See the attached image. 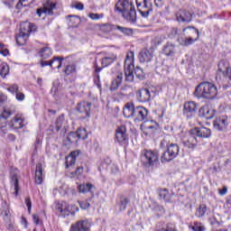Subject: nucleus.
I'll list each match as a JSON object with an SVG mask.
<instances>
[{
    "label": "nucleus",
    "mask_w": 231,
    "mask_h": 231,
    "mask_svg": "<svg viewBox=\"0 0 231 231\" xmlns=\"http://www.w3.org/2000/svg\"><path fill=\"white\" fill-rule=\"evenodd\" d=\"M134 52L129 51L126 54V58L125 60V82H133L134 80V74L135 77L139 79V80H143L145 79V72L140 67H136L134 69ZM134 71V74H133Z\"/></svg>",
    "instance_id": "1"
},
{
    "label": "nucleus",
    "mask_w": 231,
    "mask_h": 231,
    "mask_svg": "<svg viewBox=\"0 0 231 231\" xmlns=\"http://www.w3.org/2000/svg\"><path fill=\"white\" fill-rule=\"evenodd\" d=\"M211 134L210 129L202 126V127H195L190 130V134L182 139V143L184 147H188V149H196L198 146V138H209Z\"/></svg>",
    "instance_id": "2"
},
{
    "label": "nucleus",
    "mask_w": 231,
    "mask_h": 231,
    "mask_svg": "<svg viewBox=\"0 0 231 231\" xmlns=\"http://www.w3.org/2000/svg\"><path fill=\"white\" fill-rule=\"evenodd\" d=\"M116 10L128 23H136V9L133 2H129V0H119L116 4Z\"/></svg>",
    "instance_id": "3"
},
{
    "label": "nucleus",
    "mask_w": 231,
    "mask_h": 231,
    "mask_svg": "<svg viewBox=\"0 0 231 231\" xmlns=\"http://www.w3.org/2000/svg\"><path fill=\"white\" fill-rule=\"evenodd\" d=\"M197 98H208V100L214 99L217 97V87L210 82H202L197 86L195 92Z\"/></svg>",
    "instance_id": "4"
},
{
    "label": "nucleus",
    "mask_w": 231,
    "mask_h": 231,
    "mask_svg": "<svg viewBox=\"0 0 231 231\" xmlns=\"http://www.w3.org/2000/svg\"><path fill=\"white\" fill-rule=\"evenodd\" d=\"M160 155L158 152L143 150L141 152V162L144 167H156L160 164Z\"/></svg>",
    "instance_id": "5"
},
{
    "label": "nucleus",
    "mask_w": 231,
    "mask_h": 231,
    "mask_svg": "<svg viewBox=\"0 0 231 231\" xmlns=\"http://www.w3.org/2000/svg\"><path fill=\"white\" fill-rule=\"evenodd\" d=\"M178 154H180V146L177 143H171L170 146H168L167 151L162 155L161 162L162 163L172 162Z\"/></svg>",
    "instance_id": "6"
},
{
    "label": "nucleus",
    "mask_w": 231,
    "mask_h": 231,
    "mask_svg": "<svg viewBox=\"0 0 231 231\" xmlns=\"http://www.w3.org/2000/svg\"><path fill=\"white\" fill-rule=\"evenodd\" d=\"M177 23H185L189 24V23H192L193 14L187 9H180L175 13Z\"/></svg>",
    "instance_id": "7"
},
{
    "label": "nucleus",
    "mask_w": 231,
    "mask_h": 231,
    "mask_svg": "<svg viewBox=\"0 0 231 231\" xmlns=\"http://www.w3.org/2000/svg\"><path fill=\"white\" fill-rule=\"evenodd\" d=\"M198 111V104L194 101H188L184 103L183 106V115L186 118L190 119L196 116V112Z\"/></svg>",
    "instance_id": "8"
},
{
    "label": "nucleus",
    "mask_w": 231,
    "mask_h": 231,
    "mask_svg": "<svg viewBox=\"0 0 231 231\" xmlns=\"http://www.w3.org/2000/svg\"><path fill=\"white\" fill-rule=\"evenodd\" d=\"M76 111L80 115V118H89L91 113V103L86 101L79 102L76 107Z\"/></svg>",
    "instance_id": "9"
},
{
    "label": "nucleus",
    "mask_w": 231,
    "mask_h": 231,
    "mask_svg": "<svg viewBox=\"0 0 231 231\" xmlns=\"http://www.w3.org/2000/svg\"><path fill=\"white\" fill-rule=\"evenodd\" d=\"M57 4L51 2V0H47L43 4V7L37 9L36 14L39 17H42V14L45 15H53V10H55Z\"/></svg>",
    "instance_id": "10"
},
{
    "label": "nucleus",
    "mask_w": 231,
    "mask_h": 231,
    "mask_svg": "<svg viewBox=\"0 0 231 231\" xmlns=\"http://www.w3.org/2000/svg\"><path fill=\"white\" fill-rule=\"evenodd\" d=\"M69 231H91V223L85 220H79L70 226Z\"/></svg>",
    "instance_id": "11"
},
{
    "label": "nucleus",
    "mask_w": 231,
    "mask_h": 231,
    "mask_svg": "<svg viewBox=\"0 0 231 231\" xmlns=\"http://www.w3.org/2000/svg\"><path fill=\"white\" fill-rule=\"evenodd\" d=\"M149 115V110L143 106H135L134 120V122H143L147 120V116Z\"/></svg>",
    "instance_id": "12"
},
{
    "label": "nucleus",
    "mask_w": 231,
    "mask_h": 231,
    "mask_svg": "<svg viewBox=\"0 0 231 231\" xmlns=\"http://www.w3.org/2000/svg\"><path fill=\"white\" fill-rule=\"evenodd\" d=\"M9 127H12V129H23L24 127V116H23V114H17L9 122Z\"/></svg>",
    "instance_id": "13"
},
{
    "label": "nucleus",
    "mask_w": 231,
    "mask_h": 231,
    "mask_svg": "<svg viewBox=\"0 0 231 231\" xmlns=\"http://www.w3.org/2000/svg\"><path fill=\"white\" fill-rule=\"evenodd\" d=\"M215 129L217 131H223L226 127L228 126V116H220L217 117L213 122Z\"/></svg>",
    "instance_id": "14"
},
{
    "label": "nucleus",
    "mask_w": 231,
    "mask_h": 231,
    "mask_svg": "<svg viewBox=\"0 0 231 231\" xmlns=\"http://www.w3.org/2000/svg\"><path fill=\"white\" fill-rule=\"evenodd\" d=\"M19 174V170L14 169L11 171V185L14 189V196H19V179L17 175Z\"/></svg>",
    "instance_id": "15"
},
{
    "label": "nucleus",
    "mask_w": 231,
    "mask_h": 231,
    "mask_svg": "<svg viewBox=\"0 0 231 231\" xmlns=\"http://www.w3.org/2000/svg\"><path fill=\"white\" fill-rule=\"evenodd\" d=\"M35 30H36L35 24L31 23L29 22H23L20 25V33L23 35H27L29 37H30V33H32V32H35Z\"/></svg>",
    "instance_id": "16"
},
{
    "label": "nucleus",
    "mask_w": 231,
    "mask_h": 231,
    "mask_svg": "<svg viewBox=\"0 0 231 231\" xmlns=\"http://www.w3.org/2000/svg\"><path fill=\"white\" fill-rule=\"evenodd\" d=\"M136 97L139 102L145 103L151 101V91L147 88H142L136 92Z\"/></svg>",
    "instance_id": "17"
},
{
    "label": "nucleus",
    "mask_w": 231,
    "mask_h": 231,
    "mask_svg": "<svg viewBox=\"0 0 231 231\" xmlns=\"http://www.w3.org/2000/svg\"><path fill=\"white\" fill-rule=\"evenodd\" d=\"M182 33L184 35H188V37H192L193 41H198L199 39V31L193 26H188L182 30Z\"/></svg>",
    "instance_id": "18"
},
{
    "label": "nucleus",
    "mask_w": 231,
    "mask_h": 231,
    "mask_svg": "<svg viewBox=\"0 0 231 231\" xmlns=\"http://www.w3.org/2000/svg\"><path fill=\"white\" fill-rule=\"evenodd\" d=\"M127 128H125V125H121L117 127L116 131V138L119 143H122V142H125L127 140Z\"/></svg>",
    "instance_id": "19"
},
{
    "label": "nucleus",
    "mask_w": 231,
    "mask_h": 231,
    "mask_svg": "<svg viewBox=\"0 0 231 231\" xmlns=\"http://www.w3.org/2000/svg\"><path fill=\"white\" fill-rule=\"evenodd\" d=\"M14 113L15 110H11L10 108H5L3 110L0 115V129H2V127H5L7 118H10V116H12V115H14Z\"/></svg>",
    "instance_id": "20"
},
{
    "label": "nucleus",
    "mask_w": 231,
    "mask_h": 231,
    "mask_svg": "<svg viewBox=\"0 0 231 231\" xmlns=\"http://www.w3.org/2000/svg\"><path fill=\"white\" fill-rule=\"evenodd\" d=\"M218 71L223 73L226 79L231 80V67L229 68L228 63L226 61H220L218 63Z\"/></svg>",
    "instance_id": "21"
},
{
    "label": "nucleus",
    "mask_w": 231,
    "mask_h": 231,
    "mask_svg": "<svg viewBox=\"0 0 231 231\" xmlns=\"http://www.w3.org/2000/svg\"><path fill=\"white\" fill-rule=\"evenodd\" d=\"M135 109H136V106H134V104L127 103L123 109L124 116H125V118H134Z\"/></svg>",
    "instance_id": "22"
},
{
    "label": "nucleus",
    "mask_w": 231,
    "mask_h": 231,
    "mask_svg": "<svg viewBox=\"0 0 231 231\" xmlns=\"http://www.w3.org/2000/svg\"><path fill=\"white\" fill-rule=\"evenodd\" d=\"M199 115L206 120H211V118H214V110H211L208 106H202L199 110Z\"/></svg>",
    "instance_id": "23"
},
{
    "label": "nucleus",
    "mask_w": 231,
    "mask_h": 231,
    "mask_svg": "<svg viewBox=\"0 0 231 231\" xmlns=\"http://www.w3.org/2000/svg\"><path fill=\"white\" fill-rule=\"evenodd\" d=\"M162 53L166 57H174L176 55V46L172 43H166L162 48Z\"/></svg>",
    "instance_id": "24"
},
{
    "label": "nucleus",
    "mask_w": 231,
    "mask_h": 231,
    "mask_svg": "<svg viewBox=\"0 0 231 231\" xmlns=\"http://www.w3.org/2000/svg\"><path fill=\"white\" fill-rule=\"evenodd\" d=\"M129 204V199L125 197H120V199L116 201V210L117 212H124L125 208H127V205Z\"/></svg>",
    "instance_id": "25"
},
{
    "label": "nucleus",
    "mask_w": 231,
    "mask_h": 231,
    "mask_svg": "<svg viewBox=\"0 0 231 231\" xmlns=\"http://www.w3.org/2000/svg\"><path fill=\"white\" fill-rule=\"evenodd\" d=\"M124 80V74L122 72H117L116 79L112 81L110 89L111 91H116L120 88V84Z\"/></svg>",
    "instance_id": "26"
},
{
    "label": "nucleus",
    "mask_w": 231,
    "mask_h": 231,
    "mask_svg": "<svg viewBox=\"0 0 231 231\" xmlns=\"http://www.w3.org/2000/svg\"><path fill=\"white\" fill-rule=\"evenodd\" d=\"M116 60V54L110 53L101 59L102 68H107V66L113 64Z\"/></svg>",
    "instance_id": "27"
},
{
    "label": "nucleus",
    "mask_w": 231,
    "mask_h": 231,
    "mask_svg": "<svg viewBox=\"0 0 231 231\" xmlns=\"http://www.w3.org/2000/svg\"><path fill=\"white\" fill-rule=\"evenodd\" d=\"M56 210H59L61 214H64V216L73 214V212H71V207L68 206V204L64 201L57 204Z\"/></svg>",
    "instance_id": "28"
},
{
    "label": "nucleus",
    "mask_w": 231,
    "mask_h": 231,
    "mask_svg": "<svg viewBox=\"0 0 231 231\" xmlns=\"http://www.w3.org/2000/svg\"><path fill=\"white\" fill-rule=\"evenodd\" d=\"M152 59V54L147 49H143L139 53L140 62H151Z\"/></svg>",
    "instance_id": "29"
},
{
    "label": "nucleus",
    "mask_w": 231,
    "mask_h": 231,
    "mask_svg": "<svg viewBox=\"0 0 231 231\" xmlns=\"http://www.w3.org/2000/svg\"><path fill=\"white\" fill-rule=\"evenodd\" d=\"M34 181L36 185H41L42 183V164L41 163L36 165Z\"/></svg>",
    "instance_id": "30"
},
{
    "label": "nucleus",
    "mask_w": 231,
    "mask_h": 231,
    "mask_svg": "<svg viewBox=\"0 0 231 231\" xmlns=\"http://www.w3.org/2000/svg\"><path fill=\"white\" fill-rule=\"evenodd\" d=\"M67 19H69L68 24L70 28H77L80 24V17L78 15L69 14Z\"/></svg>",
    "instance_id": "31"
},
{
    "label": "nucleus",
    "mask_w": 231,
    "mask_h": 231,
    "mask_svg": "<svg viewBox=\"0 0 231 231\" xmlns=\"http://www.w3.org/2000/svg\"><path fill=\"white\" fill-rule=\"evenodd\" d=\"M136 5L138 10H152V4L147 0H136Z\"/></svg>",
    "instance_id": "32"
},
{
    "label": "nucleus",
    "mask_w": 231,
    "mask_h": 231,
    "mask_svg": "<svg viewBox=\"0 0 231 231\" xmlns=\"http://www.w3.org/2000/svg\"><path fill=\"white\" fill-rule=\"evenodd\" d=\"M62 60H63V58L54 57L51 60V68L52 69H60V68H62Z\"/></svg>",
    "instance_id": "33"
},
{
    "label": "nucleus",
    "mask_w": 231,
    "mask_h": 231,
    "mask_svg": "<svg viewBox=\"0 0 231 231\" xmlns=\"http://www.w3.org/2000/svg\"><path fill=\"white\" fill-rule=\"evenodd\" d=\"M159 196L161 199H164V201H166L167 203H171V198H172V196L171 195V193H169V189H161L159 191Z\"/></svg>",
    "instance_id": "34"
},
{
    "label": "nucleus",
    "mask_w": 231,
    "mask_h": 231,
    "mask_svg": "<svg viewBox=\"0 0 231 231\" xmlns=\"http://www.w3.org/2000/svg\"><path fill=\"white\" fill-rule=\"evenodd\" d=\"M30 36L26 35V34H23L21 32H19L18 34H16V43L18 44V46H24V44H26V41H28V38Z\"/></svg>",
    "instance_id": "35"
},
{
    "label": "nucleus",
    "mask_w": 231,
    "mask_h": 231,
    "mask_svg": "<svg viewBox=\"0 0 231 231\" xmlns=\"http://www.w3.org/2000/svg\"><path fill=\"white\" fill-rule=\"evenodd\" d=\"M116 30H117V32H120V33H123V35H126V36L133 35V29L131 28L124 27L121 25H116Z\"/></svg>",
    "instance_id": "36"
},
{
    "label": "nucleus",
    "mask_w": 231,
    "mask_h": 231,
    "mask_svg": "<svg viewBox=\"0 0 231 231\" xmlns=\"http://www.w3.org/2000/svg\"><path fill=\"white\" fill-rule=\"evenodd\" d=\"M116 25H113L110 23H104L100 25V31L103 32V33H110V32H115Z\"/></svg>",
    "instance_id": "37"
},
{
    "label": "nucleus",
    "mask_w": 231,
    "mask_h": 231,
    "mask_svg": "<svg viewBox=\"0 0 231 231\" xmlns=\"http://www.w3.org/2000/svg\"><path fill=\"white\" fill-rule=\"evenodd\" d=\"M10 73V67H8V64L2 63L0 65V77L2 79H6V75Z\"/></svg>",
    "instance_id": "38"
},
{
    "label": "nucleus",
    "mask_w": 231,
    "mask_h": 231,
    "mask_svg": "<svg viewBox=\"0 0 231 231\" xmlns=\"http://www.w3.org/2000/svg\"><path fill=\"white\" fill-rule=\"evenodd\" d=\"M193 42H196V40H194L192 36L179 40V43L180 44V46H189V44H193Z\"/></svg>",
    "instance_id": "39"
},
{
    "label": "nucleus",
    "mask_w": 231,
    "mask_h": 231,
    "mask_svg": "<svg viewBox=\"0 0 231 231\" xmlns=\"http://www.w3.org/2000/svg\"><path fill=\"white\" fill-rule=\"evenodd\" d=\"M207 213V206L205 204H202L199 206V208H197L195 216L197 217H203L205 214Z\"/></svg>",
    "instance_id": "40"
},
{
    "label": "nucleus",
    "mask_w": 231,
    "mask_h": 231,
    "mask_svg": "<svg viewBox=\"0 0 231 231\" xmlns=\"http://www.w3.org/2000/svg\"><path fill=\"white\" fill-rule=\"evenodd\" d=\"M67 140L69 143H77V142H79V134H77V132H70Z\"/></svg>",
    "instance_id": "41"
},
{
    "label": "nucleus",
    "mask_w": 231,
    "mask_h": 231,
    "mask_svg": "<svg viewBox=\"0 0 231 231\" xmlns=\"http://www.w3.org/2000/svg\"><path fill=\"white\" fill-rule=\"evenodd\" d=\"M40 55L42 57V59H48L49 57H51V49L49 47H44L40 51Z\"/></svg>",
    "instance_id": "42"
},
{
    "label": "nucleus",
    "mask_w": 231,
    "mask_h": 231,
    "mask_svg": "<svg viewBox=\"0 0 231 231\" xmlns=\"http://www.w3.org/2000/svg\"><path fill=\"white\" fill-rule=\"evenodd\" d=\"M93 185L91 183H87V184H81L78 187L79 192H82L85 194V192H89L91 190Z\"/></svg>",
    "instance_id": "43"
},
{
    "label": "nucleus",
    "mask_w": 231,
    "mask_h": 231,
    "mask_svg": "<svg viewBox=\"0 0 231 231\" xmlns=\"http://www.w3.org/2000/svg\"><path fill=\"white\" fill-rule=\"evenodd\" d=\"M171 135H166L164 136V138L162 139V141L161 142V147H162V149H168L171 146Z\"/></svg>",
    "instance_id": "44"
},
{
    "label": "nucleus",
    "mask_w": 231,
    "mask_h": 231,
    "mask_svg": "<svg viewBox=\"0 0 231 231\" xmlns=\"http://www.w3.org/2000/svg\"><path fill=\"white\" fill-rule=\"evenodd\" d=\"M79 140H86L88 138V132L84 128H79L76 131Z\"/></svg>",
    "instance_id": "45"
},
{
    "label": "nucleus",
    "mask_w": 231,
    "mask_h": 231,
    "mask_svg": "<svg viewBox=\"0 0 231 231\" xmlns=\"http://www.w3.org/2000/svg\"><path fill=\"white\" fill-rule=\"evenodd\" d=\"M65 75H71L72 73H77V66L75 64H69L66 67L64 70Z\"/></svg>",
    "instance_id": "46"
},
{
    "label": "nucleus",
    "mask_w": 231,
    "mask_h": 231,
    "mask_svg": "<svg viewBox=\"0 0 231 231\" xmlns=\"http://www.w3.org/2000/svg\"><path fill=\"white\" fill-rule=\"evenodd\" d=\"M62 124H64V115L60 116L56 120V132L59 133L60 128L62 127Z\"/></svg>",
    "instance_id": "47"
},
{
    "label": "nucleus",
    "mask_w": 231,
    "mask_h": 231,
    "mask_svg": "<svg viewBox=\"0 0 231 231\" xmlns=\"http://www.w3.org/2000/svg\"><path fill=\"white\" fill-rule=\"evenodd\" d=\"M191 229L193 231H205V226H203L201 222H194L193 226H191Z\"/></svg>",
    "instance_id": "48"
},
{
    "label": "nucleus",
    "mask_w": 231,
    "mask_h": 231,
    "mask_svg": "<svg viewBox=\"0 0 231 231\" xmlns=\"http://www.w3.org/2000/svg\"><path fill=\"white\" fill-rule=\"evenodd\" d=\"M77 162L76 159L73 157H70L69 155L66 158V169H69L72 165H75V162Z\"/></svg>",
    "instance_id": "49"
},
{
    "label": "nucleus",
    "mask_w": 231,
    "mask_h": 231,
    "mask_svg": "<svg viewBox=\"0 0 231 231\" xmlns=\"http://www.w3.org/2000/svg\"><path fill=\"white\" fill-rule=\"evenodd\" d=\"M88 17L92 19V21H98V19H104V14H95V13H90L88 14Z\"/></svg>",
    "instance_id": "50"
},
{
    "label": "nucleus",
    "mask_w": 231,
    "mask_h": 231,
    "mask_svg": "<svg viewBox=\"0 0 231 231\" xmlns=\"http://www.w3.org/2000/svg\"><path fill=\"white\" fill-rule=\"evenodd\" d=\"M79 205L82 210H88V208L91 207L89 200L79 201Z\"/></svg>",
    "instance_id": "51"
},
{
    "label": "nucleus",
    "mask_w": 231,
    "mask_h": 231,
    "mask_svg": "<svg viewBox=\"0 0 231 231\" xmlns=\"http://www.w3.org/2000/svg\"><path fill=\"white\" fill-rule=\"evenodd\" d=\"M10 53L8 49L5 46V43H0V54L4 57H7V55Z\"/></svg>",
    "instance_id": "52"
},
{
    "label": "nucleus",
    "mask_w": 231,
    "mask_h": 231,
    "mask_svg": "<svg viewBox=\"0 0 231 231\" xmlns=\"http://www.w3.org/2000/svg\"><path fill=\"white\" fill-rule=\"evenodd\" d=\"M7 91L9 93H18L19 92V86L17 84L10 85L9 88H7Z\"/></svg>",
    "instance_id": "53"
},
{
    "label": "nucleus",
    "mask_w": 231,
    "mask_h": 231,
    "mask_svg": "<svg viewBox=\"0 0 231 231\" xmlns=\"http://www.w3.org/2000/svg\"><path fill=\"white\" fill-rule=\"evenodd\" d=\"M35 0H19L17 6H28V5H32Z\"/></svg>",
    "instance_id": "54"
},
{
    "label": "nucleus",
    "mask_w": 231,
    "mask_h": 231,
    "mask_svg": "<svg viewBox=\"0 0 231 231\" xmlns=\"http://www.w3.org/2000/svg\"><path fill=\"white\" fill-rule=\"evenodd\" d=\"M138 12H140L142 17H149V14L152 12V9H138Z\"/></svg>",
    "instance_id": "55"
},
{
    "label": "nucleus",
    "mask_w": 231,
    "mask_h": 231,
    "mask_svg": "<svg viewBox=\"0 0 231 231\" xmlns=\"http://www.w3.org/2000/svg\"><path fill=\"white\" fill-rule=\"evenodd\" d=\"M15 97H16V100H19L20 102H23V100H24V94H23V92H16L15 93Z\"/></svg>",
    "instance_id": "56"
},
{
    "label": "nucleus",
    "mask_w": 231,
    "mask_h": 231,
    "mask_svg": "<svg viewBox=\"0 0 231 231\" xmlns=\"http://www.w3.org/2000/svg\"><path fill=\"white\" fill-rule=\"evenodd\" d=\"M25 205L28 208V212H32V199L30 198L25 199Z\"/></svg>",
    "instance_id": "57"
},
{
    "label": "nucleus",
    "mask_w": 231,
    "mask_h": 231,
    "mask_svg": "<svg viewBox=\"0 0 231 231\" xmlns=\"http://www.w3.org/2000/svg\"><path fill=\"white\" fill-rule=\"evenodd\" d=\"M79 154H80V152L79 150H76L74 152H71L69 156H70L74 160H77V157L79 156Z\"/></svg>",
    "instance_id": "58"
},
{
    "label": "nucleus",
    "mask_w": 231,
    "mask_h": 231,
    "mask_svg": "<svg viewBox=\"0 0 231 231\" xmlns=\"http://www.w3.org/2000/svg\"><path fill=\"white\" fill-rule=\"evenodd\" d=\"M6 100H7L6 96H5V94L0 92V106L2 104H5V102H6Z\"/></svg>",
    "instance_id": "59"
},
{
    "label": "nucleus",
    "mask_w": 231,
    "mask_h": 231,
    "mask_svg": "<svg viewBox=\"0 0 231 231\" xmlns=\"http://www.w3.org/2000/svg\"><path fill=\"white\" fill-rule=\"evenodd\" d=\"M226 192H228V189L224 187L222 189H219V196H226Z\"/></svg>",
    "instance_id": "60"
},
{
    "label": "nucleus",
    "mask_w": 231,
    "mask_h": 231,
    "mask_svg": "<svg viewBox=\"0 0 231 231\" xmlns=\"http://www.w3.org/2000/svg\"><path fill=\"white\" fill-rule=\"evenodd\" d=\"M41 66H42V68H45V66H51V61L42 60L41 61Z\"/></svg>",
    "instance_id": "61"
},
{
    "label": "nucleus",
    "mask_w": 231,
    "mask_h": 231,
    "mask_svg": "<svg viewBox=\"0 0 231 231\" xmlns=\"http://www.w3.org/2000/svg\"><path fill=\"white\" fill-rule=\"evenodd\" d=\"M84 172V167L79 166L77 168L76 170V174H78L79 176H80V174H82Z\"/></svg>",
    "instance_id": "62"
},
{
    "label": "nucleus",
    "mask_w": 231,
    "mask_h": 231,
    "mask_svg": "<svg viewBox=\"0 0 231 231\" xmlns=\"http://www.w3.org/2000/svg\"><path fill=\"white\" fill-rule=\"evenodd\" d=\"M74 8H76V10H84V4H77Z\"/></svg>",
    "instance_id": "63"
},
{
    "label": "nucleus",
    "mask_w": 231,
    "mask_h": 231,
    "mask_svg": "<svg viewBox=\"0 0 231 231\" xmlns=\"http://www.w3.org/2000/svg\"><path fill=\"white\" fill-rule=\"evenodd\" d=\"M32 219H33V222L36 224V225H39V216L37 215H32Z\"/></svg>",
    "instance_id": "64"
}]
</instances>
